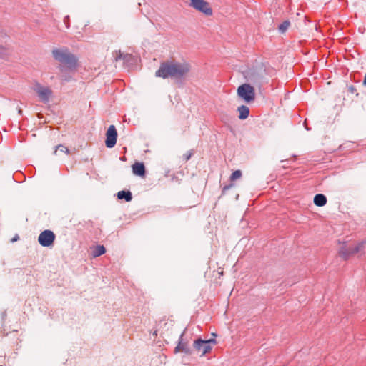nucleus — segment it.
Returning <instances> with one entry per match:
<instances>
[{
  "label": "nucleus",
  "instance_id": "obj_23",
  "mask_svg": "<svg viewBox=\"0 0 366 366\" xmlns=\"http://www.w3.org/2000/svg\"><path fill=\"white\" fill-rule=\"evenodd\" d=\"M363 85L366 86V74H365V79L363 81Z\"/></svg>",
  "mask_w": 366,
  "mask_h": 366
},
{
  "label": "nucleus",
  "instance_id": "obj_6",
  "mask_svg": "<svg viewBox=\"0 0 366 366\" xmlns=\"http://www.w3.org/2000/svg\"><path fill=\"white\" fill-rule=\"evenodd\" d=\"M55 239V234L51 230H44L40 233L38 241L43 247H49L53 244Z\"/></svg>",
  "mask_w": 366,
  "mask_h": 366
},
{
  "label": "nucleus",
  "instance_id": "obj_2",
  "mask_svg": "<svg viewBox=\"0 0 366 366\" xmlns=\"http://www.w3.org/2000/svg\"><path fill=\"white\" fill-rule=\"evenodd\" d=\"M155 76L162 79L174 78L173 61L161 63L159 68L155 72Z\"/></svg>",
  "mask_w": 366,
  "mask_h": 366
},
{
  "label": "nucleus",
  "instance_id": "obj_18",
  "mask_svg": "<svg viewBox=\"0 0 366 366\" xmlns=\"http://www.w3.org/2000/svg\"><path fill=\"white\" fill-rule=\"evenodd\" d=\"M242 177V172L240 170L234 171L230 176V180L234 182Z\"/></svg>",
  "mask_w": 366,
  "mask_h": 366
},
{
  "label": "nucleus",
  "instance_id": "obj_1",
  "mask_svg": "<svg viewBox=\"0 0 366 366\" xmlns=\"http://www.w3.org/2000/svg\"><path fill=\"white\" fill-rule=\"evenodd\" d=\"M52 55L56 60L66 64L70 68H74L77 64L76 57L66 50L54 49L52 51Z\"/></svg>",
  "mask_w": 366,
  "mask_h": 366
},
{
  "label": "nucleus",
  "instance_id": "obj_10",
  "mask_svg": "<svg viewBox=\"0 0 366 366\" xmlns=\"http://www.w3.org/2000/svg\"><path fill=\"white\" fill-rule=\"evenodd\" d=\"M194 348L201 356L209 353L212 350L211 345L202 340H198L194 342Z\"/></svg>",
  "mask_w": 366,
  "mask_h": 366
},
{
  "label": "nucleus",
  "instance_id": "obj_24",
  "mask_svg": "<svg viewBox=\"0 0 366 366\" xmlns=\"http://www.w3.org/2000/svg\"><path fill=\"white\" fill-rule=\"evenodd\" d=\"M18 113H19V114H22V110H21L20 108L18 109Z\"/></svg>",
  "mask_w": 366,
  "mask_h": 366
},
{
  "label": "nucleus",
  "instance_id": "obj_21",
  "mask_svg": "<svg viewBox=\"0 0 366 366\" xmlns=\"http://www.w3.org/2000/svg\"><path fill=\"white\" fill-rule=\"evenodd\" d=\"M348 91H349L350 93L353 94V93H355V92H356V89L355 88V86H352V85H351V86H348Z\"/></svg>",
  "mask_w": 366,
  "mask_h": 366
},
{
  "label": "nucleus",
  "instance_id": "obj_19",
  "mask_svg": "<svg viewBox=\"0 0 366 366\" xmlns=\"http://www.w3.org/2000/svg\"><path fill=\"white\" fill-rule=\"evenodd\" d=\"M290 23L289 21H285L282 24H281L279 26V30L280 32L283 33L287 31L289 28Z\"/></svg>",
  "mask_w": 366,
  "mask_h": 366
},
{
  "label": "nucleus",
  "instance_id": "obj_16",
  "mask_svg": "<svg viewBox=\"0 0 366 366\" xmlns=\"http://www.w3.org/2000/svg\"><path fill=\"white\" fill-rule=\"evenodd\" d=\"M58 152L59 153H64L66 154H69V149L65 147L64 145L59 144L55 147V149L54 151V154L57 156L59 155Z\"/></svg>",
  "mask_w": 366,
  "mask_h": 366
},
{
  "label": "nucleus",
  "instance_id": "obj_14",
  "mask_svg": "<svg viewBox=\"0 0 366 366\" xmlns=\"http://www.w3.org/2000/svg\"><path fill=\"white\" fill-rule=\"evenodd\" d=\"M238 112L239 113V118L240 119H245L248 117L249 114V109L247 106L242 105L238 107Z\"/></svg>",
  "mask_w": 366,
  "mask_h": 366
},
{
  "label": "nucleus",
  "instance_id": "obj_3",
  "mask_svg": "<svg viewBox=\"0 0 366 366\" xmlns=\"http://www.w3.org/2000/svg\"><path fill=\"white\" fill-rule=\"evenodd\" d=\"M238 96L246 102H250L255 99L254 89L250 84H244L237 89Z\"/></svg>",
  "mask_w": 366,
  "mask_h": 366
},
{
  "label": "nucleus",
  "instance_id": "obj_20",
  "mask_svg": "<svg viewBox=\"0 0 366 366\" xmlns=\"http://www.w3.org/2000/svg\"><path fill=\"white\" fill-rule=\"evenodd\" d=\"M192 155V153L191 152H187L185 153L183 156L184 161H188Z\"/></svg>",
  "mask_w": 366,
  "mask_h": 366
},
{
  "label": "nucleus",
  "instance_id": "obj_12",
  "mask_svg": "<svg viewBox=\"0 0 366 366\" xmlns=\"http://www.w3.org/2000/svg\"><path fill=\"white\" fill-rule=\"evenodd\" d=\"M106 252V249L103 245H98L92 248L91 254L93 258H96Z\"/></svg>",
  "mask_w": 366,
  "mask_h": 366
},
{
  "label": "nucleus",
  "instance_id": "obj_15",
  "mask_svg": "<svg viewBox=\"0 0 366 366\" xmlns=\"http://www.w3.org/2000/svg\"><path fill=\"white\" fill-rule=\"evenodd\" d=\"M117 197L119 199H124L127 202H129L132 199V193L129 191H119L117 193Z\"/></svg>",
  "mask_w": 366,
  "mask_h": 366
},
{
  "label": "nucleus",
  "instance_id": "obj_7",
  "mask_svg": "<svg viewBox=\"0 0 366 366\" xmlns=\"http://www.w3.org/2000/svg\"><path fill=\"white\" fill-rule=\"evenodd\" d=\"M117 129L114 125H110L106 133V147L108 148L114 147L117 142Z\"/></svg>",
  "mask_w": 366,
  "mask_h": 366
},
{
  "label": "nucleus",
  "instance_id": "obj_9",
  "mask_svg": "<svg viewBox=\"0 0 366 366\" xmlns=\"http://www.w3.org/2000/svg\"><path fill=\"white\" fill-rule=\"evenodd\" d=\"M364 247L362 242L359 243L356 245L350 246L347 248H342L340 254L344 259L348 258L350 256L353 255L359 252Z\"/></svg>",
  "mask_w": 366,
  "mask_h": 366
},
{
  "label": "nucleus",
  "instance_id": "obj_11",
  "mask_svg": "<svg viewBox=\"0 0 366 366\" xmlns=\"http://www.w3.org/2000/svg\"><path fill=\"white\" fill-rule=\"evenodd\" d=\"M132 172L137 176L144 177L145 176V167L142 162H135L132 165Z\"/></svg>",
  "mask_w": 366,
  "mask_h": 366
},
{
  "label": "nucleus",
  "instance_id": "obj_22",
  "mask_svg": "<svg viewBox=\"0 0 366 366\" xmlns=\"http://www.w3.org/2000/svg\"><path fill=\"white\" fill-rule=\"evenodd\" d=\"M204 342H207V343H208L209 345H210L211 343H212V344H213V345L216 344V340H215V339H209V340H204Z\"/></svg>",
  "mask_w": 366,
  "mask_h": 366
},
{
  "label": "nucleus",
  "instance_id": "obj_17",
  "mask_svg": "<svg viewBox=\"0 0 366 366\" xmlns=\"http://www.w3.org/2000/svg\"><path fill=\"white\" fill-rule=\"evenodd\" d=\"M174 352H187L186 345L184 343H182V341H179L178 345L174 349Z\"/></svg>",
  "mask_w": 366,
  "mask_h": 366
},
{
  "label": "nucleus",
  "instance_id": "obj_13",
  "mask_svg": "<svg viewBox=\"0 0 366 366\" xmlns=\"http://www.w3.org/2000/svg\"><path fill=\"white\" fill-rule=\"evenodd\" d=\"M327 203V198L324 194H318L314 197V204L317 207H323Z\"/></svg>",
  "mask_w": 366,
  "mask_h": 366
},
{
  "label": "nucleus",
  "instance_id": "obj_26",
  "mask_svg": "<svg viewBox=\"0 0 366 366\" xmlns=\"http://www.w3.org/2000/svg\"><path fill=\"white\" fill-rule=\"evenodd\" d=\"M219 274H220L221 275H222V274H223V271H222L221 272H219Z\"/></svg>",
  "mask_w": 366,
  "mask_h": 366
},
{
  "label": "nucleus",
  "instance_id": "obj_25",
  "mask_svg": "<svg viewBox=\"0 0 366 366\" xmlns=\"http://www.w3.org/2000/svg\"><path fill=\"white\" fill-rule=\"evenodd\" d=\"M17 239H18V237H14V239H12V242H14V241H16V240Z\"/></svg>",
  "mask_w": 366,
  "mask_h": 366
},
{
  "label": "nucleus",
  "instance_id": "obj_8",
  "mask_svg": "<svg viewBox=\"0 0 366 366\" xmlns=\"http://www.w3.org/2000/svg\"><path fill=\"white\" fill-rule=\"evenodd\" d=\"M34 91L43 102H48L52 95V91L47 86L38 84L35 86Z\"/></svg>",
  "mask_w": 366,
  "mask_h": 366
},
{
  "label": "nucleus",
  "instance_id": "obj_4",
  "mask_svg": "<svg viewBox=\"0 0 366 366\" xmlns=\"http://www.w3.org/2000/svg\"><path fill=\"white\" fill-rule=\"evenodd\" d=\"M190 71V65L187 62L173 61L174 79H182Z\"/></svg>",
  "mask_w": 366,
  "mask_h": 366
},
{
  "label": "nucleus",
  "instance_id": "obj_5",
  "mask_svg": "<svg viewBox=\"0 0 366 366\" xmlns=\"http://www.w3.org/2000/svg\"><path fill=\"white\" fill-rule=\"evenodd\" d=\"M190 6L206 16H212L213 14L209 4L204 0H190Z\"/></svg>",
  "mask_w": 366,
  "mask_h": 366
}]
</instances>
